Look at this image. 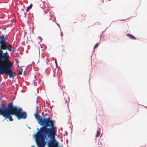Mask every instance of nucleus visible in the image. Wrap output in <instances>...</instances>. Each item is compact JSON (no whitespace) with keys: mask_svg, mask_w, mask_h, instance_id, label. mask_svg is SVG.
<instances>
[{"mask_svg":"<svg viewBox=\"0 0 147 147\" xmlns=\"http://www.w3.org/2000/svg\"><path fill=\"white\" fill-rule=\"evenodd\" d=\"M5 105L4 104H2V107L3 108L4 107H5Z\"/></svg>","mask_w":147,"mask_h":147,"instance_id":"13","label":"nucleus"},{"mask_svg":"<svg viewBox=\"0 0 147 147\" xmlns=\"http://www.w3.org/2000/svg\"><path fill=\"white\" fill-rule=\"evenodd\" d=\"M98 45H99V44H98V43H96L94 46V49H95L96 48H97V47H98Z\"/></svg>","mask_w":147,"mask_h":147,"instance_id":"11","label":"nucleus"},{"mask_svg":"<svg viewBox=\"0 0 147 147\" xmlns=\"http://www.w3.org/2000/svg\"><path fill=\"white\" fill-rule=\"evenodd\" d=\"M100 132L98 130L97 131L96 134V137H98L100 136Z\"/></svg>","mask_w":147,"mask_h":147,"instance_id":"9","label":"nucleus"},{"mask_svg":"<svg viewBox=\"0 0 147 147\" xmlns=\"http://www.w3.org/2000/svg\"><path fill=\"white\" fill-rule=\"evenodd\" d=\"M9 58L7 52L0 55V75L5 74L9 78H11L16 76V75L12 70L13 64L9 60Z\"/></svg>","mask_w":147,"mask_h":147,"instance_id":"3","label":"nucleus"},{"mask_svg":"<svg viewBox=\"0 0 147 147\" xmlns=\"http://www.w3.org/2000/svg\"><path fill=\"white\" fill-rule=\"evenodd\" d=\"M6 49L9 51H11V48L12 47V46L11 45L9 44L8 45H7L6 44Z\"/></svg>","mask_w":147,"mask_h":147,"instance_id":"7","label":"nucleus"},{"mask_svg":"<svg viewBox=\"0 0 147 147\" xmlns=\"http://www.w3.org/2000/svg\"><path fill=\"white\" fill-rule=\"evenodd\" d=\"M50 17H51V16ZM46 23L48 26H52L55 24V22L51 18H47L46 20Z\"/></svg>","mask_w":147,"mask_h":147,"instance_id":"5","label":"nucleus"},{"mask_svg":"<svg viewBox=\"0 0 147 147\" xmlns=\"http://www.w3.org/2000/svg\"><path fill=\"white\" fill-rule=\"evenodd\" d=\"M127 36L131 39L136 40L137 39V38L135 37L133 35L130 34H127Z\"/></svg>","mask_w":147,"mask_h":147,"instance_id":"6","label":"nucleus"},{"mask_svg":"<svg viewBox=\"0 0 147 147\" xmlns=\"http://www.w3.org/2000/svg\"><path fill=\"white\" fill-rule=\"evenodd\" d=\"M35 117L38 123L42 126L35 135L36 141L38 147H44L45 143V139L49 138L51 136L54 138L56 133L55 128L54 121L50 117L42 119L38 115V112L35 113Z\"/></svg>","mask_w":147,"mask_h":147,"instance_id":"1","label":"nucleus"},{"mask_svg":"<svg viewBox=\"0 0 147 147\" xmlns=\"http://www.w3.org/2000/svg\"><path fill=\"white\" fill-rule=\"evenodd\" d=\"M22 109L14 106L12 103L8 104L7 109L5 107L3 109H0V114L5 117L4 120L7 118L9 119L10 121H12L13 119L11 115H14L16 116L18 119H25L27 116V114L26 112H24L21 114Z\"/></svg>","mask_w":147,"mask_h":147,"instance_id":"2","label":"nucleus"},{"mask_svg":"<svg viewBox=\"0 0 147 147\" xmlns=\"http://www.w3.org/2000/svg\"><path fill=\"white\" fill-rule=\"evenodd\" d=\"M32 6V4H31L27 8L26 10V12L28 11L30 9Z\"/></svg>","mask_w":147,"mask_h":147,"instance_id":"8","label":"nucleus"},{"mask_svg":"<svg viewBox=\"0 0 147 147\" xmlns=\"http://www.w3.org/2000/svg\"><path fill=\"white\" fill-rule=\"evenodd\" d=\"M1 108H0V109Z\"/></svg>","mask_w":147,"mask_h":147,"instance_id":"14","label":"nucleus"},{"mask_svg":"<svg viewBox=\"0 0 147 147\" xmlns=\"http://www.w3.org/2000/svg\"><path fill=\"white\" fill-rule=\"evenodd\" d=\"M2 49H0V55L3 54V53H4L3 51L2 50Z\"/></svg>","mask_w":147,"mask_h":147,"instance_id":"12","label":"nucleus"},{"mask_svg":"<svg viewBox=\"0 0 147 147\" xmlns=\"http://www.w3.org/2000/svg\"><path fill=\"white\" fill-rule=\"evenodd\" d=\"M22 68L20 69V70H19L18 71V74L19 75H22Z\"/></svg>","mask_w":147,"mask_h":147,"instance_id":"10","label":"nucleus"},{"mask_svg":"<svg viewBox=\"0 0 147 147\" xmlns=\"http://www.w3.org/2000/svg\"><path fill=\"white\" fill-rule=\"evenodd\" d=\"M6 37L4 35H2L0 38V48L4 50L6 49Z\"/></svg>","mask_w":147,"mask_h":147,"instance_id":"4","label":"nucleus"}]
</instances>
